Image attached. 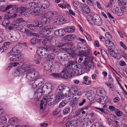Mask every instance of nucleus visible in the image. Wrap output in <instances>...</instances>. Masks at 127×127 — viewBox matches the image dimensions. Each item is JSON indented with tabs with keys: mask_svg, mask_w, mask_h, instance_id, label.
Listing matches in <instances>:
<instances>
[{
	"mask_svg": "<svg viewBox=\"0 0 127 127\" xmlns=\"http://www.w3.org/2000/svg\"><path fill=\"white\" fill-rule=\"evenodd\" d=\"M54 33L56 36H63L65 34L64 29L56 30L55 31Z\"/></svg>",
	"mask_w": 127,
	"mask_h": 127,
	"instance_id": "nucleus-20",
	"label": "nucleus"
},
{
	"mask_svg": "<svg viewBox=\"0 0 127 127\" xmlns=\"http://www.w3.org/2000/svg\"><path fill=\"white\" fill-rule=\"evenodd\" d=\"M26 72H30V68L29 65L27 66L24 67L22 66L20 68L18 67L15 72V75L16 76H21L23 74V73Z\"/></svg>",
	"mask_w": 127,
	"mask_h": 127,
	"instance_id": "nucleus-6",
	"label": "nucleus"
},
{
	"mask_svg": "<svg viewBox=\"0 0 127 127\" xmlns=\"http://www.w3.org/2000/svg\"><path fill=\"white\" fill-rule=\"evenodd\" d=\"M31 41L32 44L33 45H35L40 42V39L36 37H33L31 39Z\"/></svg>",
	"mask_w": 127,
	"mask_h": 127,
	"instance_id": "nucleus-35",
	"label": "nucleus"
},
{
	"mask_svg": "<svg viewBox=\"0 0 127 127\" xmlns=\"http://www.w3.org/2000/svg\"><path fill=\"white\" fill-rule=\"evenodd\" d=\"M64 29L65 32H72L74 31V27H67L64 28Z\"/></svg>",
	"mask_w": 127,
	"mask_h": 127,
	"instance_id": "nucleus-27",
	"label": "nucleus"
},
{
	"mask_svg": "<svg viewBox=\"0 0 127 127\" xmlns=\"http://www.w3.org/2000/svg\"><path fill=\"white\" fill-rule=\"evenodd\" d=\"M53 28L54 27L52 25H49L43 27V28L46 33L49 34L51 33L52 29H53Z\"/></svg>",
	"mask_w": 127,
	"mask_h": 127,
	"instance_id": "nucleus-18",
	"label": "nucleus"
},
{
	"mask_svg": "<svg viewBox=\"0 0 127 127\" xmlns=\"http://www.w3.org/2000/svg\"><path fill=\"white\" fill-rule=\"evenodd\" d=\"M10 42H6L4 43L3 45L0 48V52H4L7 50L9 47Z\"/></svg>",
	"mask_w": 127,
	"mask_h": 127,
	"instance_id": "nucleus-10",
	"label": "nucleus"
},
{
	"mask_svg": "<svg viewBox=\"0 0 127 127\" xmlns=\"http://www.w3.org/2000/svg\"><path fill=\"white\" fill-rule=\"evenodd\" d=\"M57 96L58 94H57L56 95H53L52 96L47 95L45 96L48 102V105H51L55 104V102L56 101H59L62 99H58Z\"/></svg>",
	"mask_w": 127,
	"mask_h": 127,
	"instance_id": "nucleus-5",
	"label": "nucleus"
},
{
	"mask_svg": "<svg viewBox=\"0 0 127 127\" xmlns=\"http://www.w3.org/2000/svg\"><path fill=\"white\" fill-rule=\"evenodd\" d=\"M45 92L43 87L42 88H39L37 89L35 92L36 96H37V98L41 97V95L44 93Z\"/></svg>",
	"mask_w": 127,
	"mask_h": 127,
	"instance_id": "nucleus-17",
	"label": "nucleus"
},
{
	"mask_svg": "<svg viewBox=\"0 0 127 127\" xmlns=\"http://www.w3.org/2000/svg\"><path fill=\"white\" fill-rule=\"evenodd\" d=\"M32 2L30 3L29 4H26V7L27 9H32Z\"/></svg>",
	"mask_w": 127,
	"mask_h": 127,
	"instance_id": "nucleus-63",
	"label": "nucleus"
},
{
	"mask_svg": "<svg viewBox=\"0 0 127 127\" xmlns=\"http://www.w3.org/2000/svg\"><path fill=\"white\" fill-rule=\"evenodd\" d=\"M78 120H73L70 121H68L66 124V127H75L76 126Z\"/></svg>",
	"mask_w": 127,
	"mask_h": 127,
	"instance_id": "nucleus-11",
	"label": "nucleus"
},
{
	"mask_svg": "<svg viewBox=\"0 0 127 127\" xmlns=\"http://www.w3.org/2000/svg\"><path fill=\"white\" fill-rule=\"evenodd\" d=\"M88 76H85L83 78L84 81H83L82 83L87 85L90 84L91 82L90 80H88Z\"/></svg>",
	"mask_w": 127,
	"mask_h": 127,
	"instance_id": "nucleus-34",
	"label": "nucleus"
},
{
	"mask_svg": "<svg viewBox=\"0 0 127 127\" xmlns=\"http://www.w3.org/2000/svg\"><path fill=\"white\" fill-rule=\"evenodd\" d=\"M40 22L44 24H48L49 23V19L46 16H42L40 18Z\"/></svg>",
	"mask_w": 127,
	"mask_h": 127,
	"instance_id": "nucleus-24",
	"label": "nucleus"
},
{
	"mask_svg": "<svg viewBox=\"0 0 127 127\" xmlns=\"http://www.w3.org/2000/svg\"><path fill=\"white\" fill-rule=\"evenodd\" d=\"M48 102L46 100L45 96L43 97V99L41 101L40 108L41 109L44 110L45 109L47 106Z\"/></svg>",
	"mask_w": 127,
	"mask_h": 127,
	"instance_id": "nucleus-12",
	"label": "nucleus"
},
{
	"mask_svg": "<svg viewBox=\"0 0 127 127\" xmlns=\"http://www.w3.org/2000/svg\"><path fill=\"white\" fill-rule=\"evenodd\" d=\"M35 25H33L35 27H41L43 26V24L40 22H39L37 21H34Z\"/></svg>",
	"mask_w": 127,
	"mask_h": 127,
	"instance_id": "nucleus-40",
	"label": "nucleus"
},
{
	"mask_svg": "<svg viewBox=\"0 0 127 127\" xmlns=\"http://www.w3.org/2000/svg\"><path fill=\"white\" fill-rule=\"evenodd\" d=\"M13 35L11 34L10 33H8L7 34L6 36L8 39H9L11 41H13V39L11 38L13 37Z\"/></svg>",
	"mask_w": 127,
	"mask_h": 127,
	"instance_id": "nucleus-62",
	"label": "nucleus"
},
{
	"mask_svg": "<svg viewBox=\"0 0 127 127\" xmlns=\"http://www.w3.org/2000/svg\"><path fill=\"white\" fill-rule=\"evenodd\" d=\"M87 60H86V58L85 59V61L83 62V64L81 65V67L82 69H86L87 66Z\"/></svg>",
	"mask_w": 127,
	"mask_h": 127,
	"instance_id": "nucleus-41",
	"label": "nucleus"
},
{
	"mask_svg": "<svg viewBox=\"0 0 127 127\" xmlns=\"http://www.w3.org/2000/svg\"><path fill=\"white\" fill-rule=\"evenodd\" d=\"M15 8L17 13H19L21 14L24 13L26 10V7L21 6L20 7H16Z\"/></svg>",
	"mask_w": 127,
	"mask_h": 127,
	"instance_id": "nucleus-23",
	"label": "nucleus"
},
{
	"mask_svg": "<svg viewBox=\"0 0 127 127\" xmlns=\"http://www.w3.org/2000/svg\"><path fill=\"white\" fill-rule=\"evenodd\" d=\"M118 10L119 8H116L115 10L116 13L118 16H121L123 15L124 14L121 11L120 9L119 10V11Z\"/></svg>",
	"mask_w": 127,
	"mask_h": 127,
	"instance_id": "nucleus-49",
	"label": "nucleus"
},
{
	"mask_svg": "<svg viewBox=\"0 0 127 127\" xmlns=\"http://www.w3.org/2000/svg\"><path fill=\"white\" fill-rule=\"evenodd\" d=\"M65 70V68H64L60 73H54L51 74V75L54 78H60L63 79L64 78V76L63 73Z\"/></svg>",
	"mask_w": 127,
	"mask_h": 127,
	"instance_id": "nucleus-14",
	"label": "nucleus"
},
{
	"mask_svg": "<svg viewBox=\"0 0 127 127\" xmlns=\"http://www.w3.org/2000/svg\"><path fill=\"white\" fill-rule=\"evenodd\" d=\"M14 28L16 29L17 30H19V23L17 22H13L12 23Z\"/></svg>",
	"mask_w": 127,
	"mask_h": 127,
	"instance_id": "nucleus-43",
	"label": "nucleus"
},
{
	"mask_svg": "<svg viewBox=\"0 0 127 127\" xmlns=\"http://www.w3.org/2000/svg\"><path fill=\"white\" fill-rule=\"evenodd\" d=\"M24 33L28 36H31L32 35V32L27 29H26Z\"/></svg>",
	"mask_w": 127,
	"mask_h": 127,
	"instance_id": "nucleus-58",
	"label": "nucleus"
},
{
	"mask_svg": "<svg viewBox=\"0 0 127 127\" xmlns=\"http://www.w3.org/2000/svg\"><path fill=\"white\" fill-rule=\"evenodd\" d=\"M75 54L81 57L85 56L87 58H90L91 56V52L90 49H88L86 51H84L81 49V47L79 45H78L74 50Z\"/></svg>",
	"mask_w": 127,
	"mask_h": 127,
	"instance_id": "nucleus-4",
	"label": "nucleus"
},
{
	"mask_svg": "<svg viewBox=\"0 0 127 127\" xmlns=\"http://www.w3.org/2000/svg\"><path fill=\"white\" fill-rule=\"evenodd\" d=\"M55 56L54 54L52 53L49 55L47 54V57L49 61L53 60L55 58Z\"/></svg>",
	"mask_w": 127,
	"mask_h": 127,
	"instance_id": "nucleus-38",
	"label": "nucleus"
},
{
	"mask_svg": "<svg viewBox=\"0 0 127 127\" xmlns=\"http://www.w3.org/2000/svg\"><path fill=\"white\" fill-rule=\"evenodd\" d=\"M56 93V94H58V99H62L64 98L66 96L69 95L70 93V89L67 86L61 85L57 87Z\"/></svg>",
	"mask_w": 127,
	"mask_h": 127,
	"instance_id": "nucleus-1",
	"label": "nucleus"
},
{
	"mask_svg": "<svg viewBox=\"0 0 127 127\" xmlns=\"http://www.w3.org/2000/svg\"><path fill=\"white\" fill-rule=\"evenodd\" d=\"M52 45H54L56 46L59 47L63 46L64 45V43L56 41L55 40L52 43Z\"/></svg>",
	"mask_w": 127,
	"mask_h": 127,
	"instance_id": "nucleus-30",
	"label": "nucleus"
},
{
	"mask_svg": "<svg viewBox=\"0 0 127 127\" xmlns=\"http://www.w3.org/2000/svg\"><path fill=\"white\" fill-rule=\"evenodd\" d=\"M20 37V34L19 33L16 34V36H15L14 39H13V42L17 41Z\"/></svg>",
	"mask_w": 127,
	"mask_h": 127,
	"instance_id": "nucleus-60",
	"label": "nucleus"
},
{
	"mask_svg": "<svg viewBox=\"0 0 127 127\" xmlns=\"http://www.w3.org/2000/svg\"><path fill=\"white\" fill-rule=\"evenodd\" d=\"M64 68L66 69L65 70L63 73V74L64 76V78L67 79L70 78L72 73V69H71L70 68H69L68 70V71H67L66 70V68Z\"/></svg>",
	"mask_w": 127,
	"mask_h": 127,
	"instance_id": "nucleus-15",
	"label": "nucleus"
},
{
	"mask_svg": "<svg viewBox=\"0 0 127 127\" xmlns=\"http://www.w3.org/2000/svg\"><path fill=\"white\" fill-rule=\"evenodd\" d=\"M88 58H86V60H87V65L90 68H93L94 67L93 62L90 59Z\"/></svg>",
	"mask_w": 127,
	"mask_h": 127,
	"instance_id": "nucleus-25",
	"label": "nucleus"
},
{
	"mask_svg": "<svg viewBox=\"0 0 127 127\" xmlns=\"http://www.w3.org/2000/svg\"><path fill=\"white\" fill-rule=\"evenodd\" d=\"M50 17L52 18L57 16V13L56 11H53L50 13Z\"/></svg>",
	"mask_w": 127,
	"mask_h": 127,
	"instance_id": "nucleus-57",
	"label": "nucleus"
},
{
	"mask_svg": "<svg viewBox=\"0 0 127 127\" xmlns=\"http://www.w3.org/2000/svg\"><path fill=\"white\" fill-rule=\"evenodd\" d=\"M78 102L77 101L74 100L71 102L70 106L72 107L73 110H75L77 108V105Z\"/></svg>",
	"mask_w": 127,
	"mask_h": 127,
	"instance_id": "nucleus-31",
	"label": "nucleus"
},
{
	"mask_svg": "<svg viewBox=\"0 0 127 127\" xmlns=\"http://www.w3.org/2000/svg\"><path fill=\"white\" fill-rule=\"evenodd\" d=\"M77 88L75 87H72L70 89V92H71L72 93H73V95L75 94V93Z\"/></svg>",
	"mask_w": 127,
	"mask_h": 127,
	"instance_id": "nucleus-59",
	"label": "nucleus"
},
{
	"mask_svg": "<svg viewBox=\"0 0 127 127\" xmlns=\"http://www.w3.org/2000/svg\"><path fill=\"white\" fill-rule=\"evenodd\" d=\"M72 3L76 9L78 8L80 6V5L81 4L80 3L77 1H73L72 2Z\"/></svg>",
	"mask_w": 127,
	"mask_h": 127,
	"instance_id": "nucleus-46",
	"label": "nucleus"
},
{
	"mask_svg": "<svg viewBox=\"0 0 127 127\" xmlns=\"http://www.w3.org/2000/svg\"><path fill=\"white\" fill-rule=\"evenodd\" d=\"M6 12L7 14H12L14 10L13 8V6L12 5H9L7 6H5V9Z\"/></svg>",
	"mask_w": 127,
	"mask_h": 127,
	"instance_id": "nucleus-19",
	"label": "nucleus"
},
{
	"mask_svg": "<svg viewBox=\"0 0 127 127\" xmlns=\"http://www.w3.org/2000/svg\"><path fill=\"white\" fill-rule=\"evenodd\" d=\"M68 54L69 55L70 57H71L72 58L74 57L75 56V55L76 54L74 50H72L69 52Z\"/></svg>",
	"mask_w": 127,
	"mask_h": 127,
	"instance_id": "nucleus-61",
	"label": "nucleus"
},
{
	"mask_svg": "<svg viewBox=\"0 0 127 127\" xmlns=\"http://www.w3.org/2000/svg\"><path fill=\"white\" fill-rule=\"evenodd\" d=\"M113 57L114 58H116L118 60H119L122 57L120 54L116 53L115 54V55H114V57Z\"/></svg>",
	"mask_w": 127,
	"mask_h": 127,
	"instance_id": "nucleus-54",
	"label": "nucleus"
},
{
	"mask_svg": "<svg viewBox=\"0 0 127 127\" xmlns=\"http://www.w3.org/2000/svg\"><path fill=\"white\" fill-rule=\"evenodd\" d=\"M108 51L111 56L112 57H114V55H115L116 53L114 52L113 50L111 48H109Z\"/></svg>",
	"mask_w": 127,
	"mask_h": 127,
	"instance_id": "nucleus-44",
	"label": "nucleus"
},
{
	"mask_svg": "<svg viewBox=\"0 0 127 127\" xmlns=\"http://www.w3.org/2000/svg\"><path fill=\"white\" fill-rule=\"evenodd\" d=\"M21 49L20 46L19 45H16L9 52V54L12 56L10 57V61H19V58L21 57L20 53Z\"/></svg>",
	"mask_w": 127,
	"mask_h": 127,
	"instance_id": "nucleus-2",
	"label": "nucleus"
},
{
	"mask_svg": "<svg viewBox=\"0 0 127 127\" xmlns=\"http://www.w3.org/2000/svg\"><path fill=\"white\" fill-rule=\"evenodd\" d=\"M49 3L48 1H45V3L43 4L40 5L41 9L42 10L43 9H47L49 7Z\"/></svg>",
	"mask_w": 127,
	"mask_h": 127,
	"instance_id": "nucleus-33",
	"label": "nucleus"
},
{
	"mask_svg": "<svg viewBox=\"0 0 127 127\" xmlns=\"http://www.w3.org/2000/svg\"><path fill=\"white\" fill-rule=\"evenodd\" d=\"M32 3H33L32 4V9L33 8H35V9H39V10L41 9V8H40V5L39 6H38L37 3H36L32 2Z\"/></svg>",
	"mask_w": 127,
	"mask_h": 127,
	"instance_id": "nucleus-47",
	"label": "nucleus"
},
{
	"mask_svg": "<svg viewBox=\"0 0 127 127\" xmlns=\"http://www.w3.org/2000/svg\"><path fill=\"white\" fill-rule=\"evenodd\" d=\"M70 108L69 107H67L63 110V113L64 114H68L70 112Z\"/></svg>",
	"mask_w": 127,
	"mask_h": 127,
	"instance_id": "nucleus-51",
	"label": "nucleus"
},
{
	"mask_svg": "<svg viewBox=\"0 0 127 127\" xmlns=\"http://www.w3.org/2000/svg\"><path fill=\"white\" fill-rule=\"evenodd\" d=\"M27 27L32 30H35L36 27L34 25L32 24H29L27 25Z\"/></svg>",
	"mask_w": 127,
	"mask_h": 127,
	"instance_id": "nucleus-53",
	"label": "nucleus"
},
{
	"mask_svg": "<svg viewBox=\"0 0 127 127\" xmlns=\"http://www.w3.org/2000/svg\"><path fill=\"white\" fill-rule=\"evenodd\" d=\"M87 95L88 97L94 99L95 97V94L93 91H90L87 93Z\"/></svg>",
	"mask_w": 127,
	"mask_h": 127,
	"instance_id": "nucleus-32",
	"label": "nucleus"
},
{
	"mask_svg": "<svg viewBox=\"0 0 127 127\" xmlns=\"http://www.w3.org/2000/svg\"><path fill=\"white\" fill-rule=\"evenodd\" d=\"M45 37V40L46 41H49L51 42L52 41H53L54 40H55L53 36L51 35H46Z\"/></svg>",
	"mask_w": 127,
	"mask_h": 127,
	"instance_id": "nucleus-37",
	"label": "nucleus"
},
{
	"mask_svg": "<svg viewBox=\"0 0 127 127\" xmlns=\"http://www.w3.org/2000/svg\"><path fill=\"white\" fill-rule=\"evenodd\" d=\"M29 68H30V72H32L33 71H35L34 70V69L35 67V65L32 64V65H29Z\"/></svg>",
	"mask_w": 127,
	"mask_h": 127,
	"instance_id": "nucleus-64",
	"label": "nucleus"
},
{
	"mask_svg": "<svg viewBox=\"0 0 127 127\" xmlns=\"http://www.w3.org/2000/svg\"><path fill=\"white\" fill-rule=\"evenodd\" d=\"M35 81V83L37 84L38 86L39 87L41 86L44 82V80L43 78H40L36 79L34 80Z\"/></svg>",
	"mask_w": 127,
	"mask_h": 127,
	"instance_id": "nucleus-22",
	"label": "nucleus"
},
{
	"mask_svg": "<svg viewBox=\"0 0 127 127\" xmlns=\"http://www.w3.org/2000/svg\"><path fill=\"white\" fill-rule=\"evenodd\" d=\"M39 9H34L33 11L32 12V13L34 16H37L39 14Z\"/></svg>",
	"mask_w": 127,
	"mask_h": 127,
	"instance_id": "nucleus-45",
	"label": "nucleus"
},
{
	"mask_svg": "<svg viewBox=\"0 0 127 127\" xmlns=\"http://www.w3.org/2000/svg\"><path fill=\"white\" fill-rule=\"evenodd\" d=\"M84 11L87 14L89 13L90 12V10L89 8L86 5H84Z\"/></svg>",
	"mask_w": 127,
	"mask_h": 127,
	"instance_id": "nucleus-52",
	"label": "nucleus"
},
{
	"mask_svg": "<svg viewBox=\"0 0 127 127\" xmlns=\"http://www.w3.org/2000/svg\"><path fill=\"white\" fill-rule=\"evenodd\" d=\"M68 102V101L64 100L61 102L59 104V107L60 108H62L66 105Z\"/></svg>",
	"mask_w": 127,
	"mask_h": 127,
	"instance_id": "nucleus-48",
	"label": "nucleus"
},
{
	"mask_svg": "<svg viewBox=\"0 0 127 127\" xmlns=\"http://www.w3.org/2000/svg\"><path fill=\"white\" fill-rule=\"evenodd\" d=\"M10 18V17L9 16H6L5 17V19L2 22V24L3 26L5 27L9 25V21L8 19Z\"/></svg>",
	"mask_w": 127,
	"mask_h": 127,
	"instance_id": "nucleus-28",
	"label": "nucleus"
},
{
	"mask_svg": "<svg viewBox=\"0 0 127 127\" xmlns=\"http://www.w3.org/2000/svg\"><path fill=\"white\" fill-rule=\"evenodd\" d=\"M47 52L45 48H40L37 51V53L41 58H47Z\"/></svg>",
	"mask_w": 127,
	"mask_h": 127,
	"instance_id": "nucleus-9",
	"label": "nucleus"
},
{
	"mask_svg": "<svg viewBox=\"0 0 127 127\" xmlns=\"http://www.w3.org/2000/svg\"><path fill=\"white\" fill-rule=\"evenodd\" d=\"M39 73L37 71H33L27 72L26 74V77L30 81H33L39 75Z\"/></svg>",
	"mask_w": 127,
	"mask_h": 127,
	"instance_id": "nucleus-8",
	"label": "nucleus"
},
{
	"mask_svg": "<svg viewBox=\"0 0 127 127\" xmlns=\"http://www.w3.org/2000/svg\"><path fill=\"white\" fill-rule=\"evenodd\" d=\"M66 21V20L65 19L59 18L54 20L53 23L55 25H61L65 23Z\"/></svg>",
	"mask_w": 127,
	"mask_h": 127,
	"instance_id": "nucleus-16",
	"label": "nucleus"
},
{
	"mask_svg": "<svg viewBox=\"0 0 127 127\" xmlns=\"http://www.w3.org/2000/svg\"><path fill=\"white\" fill-rule=\"evenodd\" d=\"M38 57L37 55H35L34 56V62H35V63L37 64H39L40 63V61L39 59H38L37 58V57Z\"/></svg>",
	"mask_w": 127,
	"mask_h": 127,
	"instance_id": "nucleus-56",
	"label": "nucleus"
},
{
	"mask_svg": "<svg viewBox=\"0 0 127 127\" xmlns=\"http://www.w3.org/2000/svg\"><path fill=\"white\" fill-rule=\"evenodd\" d=\"M94 122V120H88L84 123L83 127H91Z\"/></svg>",
	"mask_w": 127,
	"mask_h": 127,
	"instance_id": "nucleus-21",
	"label": "nucleus"
},
{
	"mask_svg": "<svg viewBox=\"0 0 127 127\" xmlns=\"http://www.w3.org/2000/svg\"><path fill=\"white\" fill-rule=\"evenodd\" d=\"M57 56L60 64L62 65H65L66 60L67 59V54L64 53L60 52L57 54Z\"/></svg>",
	"mask_w": 127,
	"mask_h": 127,
	"instance_id": "nucleus-7",
	"label": "nucleus"
},
{
	"mask_svg": "<svg viewBox=\"0 0 127 127\" xmlns=\"http://www.w3.org/2000/svg\"><path fill=\"white\" fill-rule=\"evenodd\" d=\"M12 64L13 66L14 67L16 66L17 65H18V66H20V67L22 66L23 64V63L21 62H14Z\"/></svg>",
	"mask_w": 127,
	"mask_h": 127,
	"instance_id": "nucleus-50",
	"label": "nucleus"
},
{
	"mask_svg": "<svg viewBox=\"0 0 127 127\" xmlns=\"http://www.w3.org/2000/svg\"><path fill=\"white\" fill-rule=\"evenodd\" d=\"M74 62L72 61H69L67 64H65V65L64 66L66 67H69L71 66H72V65L74 63Z\"/></svg>",
	"mask_w": 127,
	"mask_h": 127,
	"instance_id": "nucleus-55",
	"label": "nucleus"
},
{
	"mask_svg": "<svg viewBox=\"0 0 127 127\" xmlns=\"http://www.w3.org/2000/svg\"><path fill=\"white\" fill-rule=\"evenodd\" d=\"M76 35L74 34H70L66 35L65 37L67 38L68 41H72L76 38Z\"/></svg>",
	"mask_w": 127,
	"mask_h": 127,
	"instance_id": "nucleus-26",
	"label": "nucleus"
},
{
	"mask_svg": "<svg viewBox=\"0 0 127 127\" xmlns=\"http://www.w3.org/2000/svg\"><path fill=\"white\" fill-rule=\"evenodd\" d=\"M71 68L72 70L75 73H77V74L78 75H80L81 74L84 73V71L82 70L81 71V73H80L79 72V70H78L79 68H78L77 65L75 63V62H74V63L72 65Z\"/></svg>",
	"mask_w": 127,
	"mask_h": 127,
	"instance_id": "nucleus-13",
	"label": "nucleus"
},
{
	"mask_svg": "<svg viewBox=\"0 0 127 127\" xmlns=\"http://www.w3.org/2000/svg\"><path fill=\"white\" fill-rule=\"evenodd\" d=\"M106 45L107 46L111 47L114 45V44L112 42L109 40H107L105 41Z\"/></svg>",
	"mask_w": 127,
	"mask_h": 127,
	"instance_id": "nucleus-36",
	"label": "nucleus"
},
{
	"mask_svg": "<svg viewBox=\"0 0 127 127\" xmlns=\"http://www.w3.org/2000/svg\"><path fill=\"white\" fill-rule=\"evenodd\" d=\"M97 93L99 96H104L106 95V92L103 89H98L97 91Z\"/></svg>",
	"mask_w": 127,
	"mask_h": 127,
	"instance_id": "nucleus-29",
	"label": "nucleus"
},
{
	"mask_svg": "<svg viewBox=\"0 0 127 127\" xmlns=\"http://www.w3.org/2000/svg\"><path fill=\"white\" fill-rule=\"evenodd\" d=\"M44 30V29L43 28H42V29L41 30V31L40 32L39 34V35H40V37L42 38L44 37L46 35V34H47L45 32Z\"/></svg>",
	"mask_w": 127,
	"mask_h": 127,
	"instance_id": "nucleus-39",
	"label": "nucleus"
},
{
	"mask_svg": "<svg viewBox=\"0 0 127 127\" xmlns=\"http://www.w3.org/2000/svg\"><path fill=\"white\" fill-rule=\"evenodd\" d=\"M87 20L92 25L94 24L97 26H100L102 24V20L99 16L96 15L93 16L89 15L87 17Z\"/></svg>",
	"mask_w": 127,
	"mask_h": 127,
	"instance_id": "nucleus-3",
	"label": "nucleus"
},
{
	"mask_svg": "<svg viewBox=\"0 0 127 127\" xmlns=\"http://www.w3.org/2000/svg\"><path fill=\"white\" fill-rule=\"evenodd\" d=\"M101 54L103 58L104 59H106L108 57L107 54L104 50H101Z\"/></svg>",
	"mask_w": 127,
	"mask_h": 127,
	"instance_id": "nucleus-42",
	"label": "nucleus"
}]
</instances>
